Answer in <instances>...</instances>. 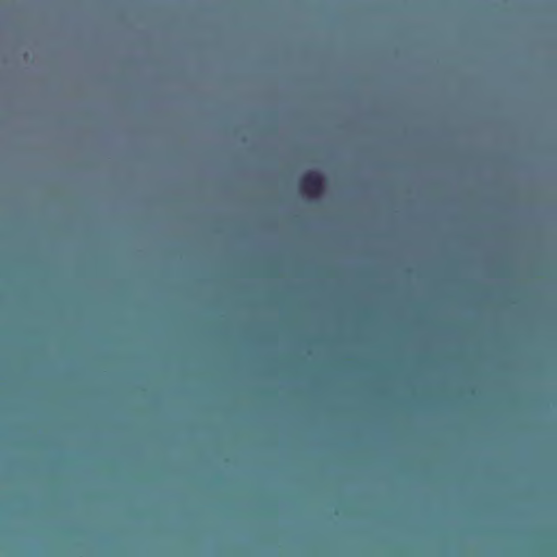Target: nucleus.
Here are the masks:
<instances>
[{
    "label": "nucleus",
    "instance_id": "nucleus-1",
    "mask_svg": "<svg viewBox=\"0 0 557 557\" xmlns=\"http://www.w3.org/2000/svg\"><path fill=\"white\" fill-rule=\"evenodd\" d=\"M325 189L323 175L315 171L305 173L299 180V190L309 198L320 197Z\"/></svg>",
    "mask_w": 557,
    "mask_h": 557
}]
</instances>
